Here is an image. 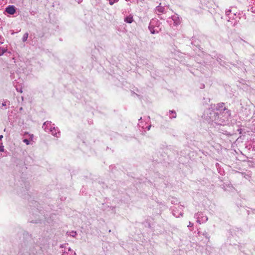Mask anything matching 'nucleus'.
<instances>
[{"instance_id": "1", "label": "nucleus", "mask_w": 255, "mask_h": 255, "mask_svg": "<svg viewBox=\"0 0 255 255\" xmlns=\"http://www.w3.org/2000/svg\"><path fill=\"white\" fill-rule=\"evenodd\" d=\"M204 117L207 121L213 125H225L229 123L231 119V112L226 108L224 103H221L217 104L215 109H208Z\"/></svg>"}, {"instance_id": "2", "label": "nucleus", "mask_w": 255, "mask_h": 255, "mask_svg": "<svg viewBox=\"0 0 255 255\" xmlns=\"http://www.w3.org/2000/svg\"><path fill=\"white\" fill-rule=\"evenodd\" d=\"M160 22L157 19H152L149 24L148 28L152 34L158 33L161 29L159 28Z\"/></svg>"}, {"instance_id": "3", "label": "nucleus", "mask_w": 255, "mask_h": 255, "mask_svg": "<svg viewBox=\"0 0 255 255\" xmlns=\"http://www.w3.org/2000/svg\"><path fill=\"white\" fill-rule=\"evenodd\" d=\"M194 218L196 219L197 222L201 224L208 221V217L204 213L198 212L195 214Z\"/></svg>"}, {"instance_id": "4", "label": "nucleus", "mask_w": 255, "mask_h": 255, "mask_svg": "<svg viewBox=\"0 0 255 255\" xmlns=\"http://www.w3.org/2000/svg\"><path fill=\"white\" fill-rule=\"evenodd\" d=\"M54 126L52 124L51 122L46 121L43 124L42 128L47 132H50V130H51V128Z\"/></svg>"}, {"instance_id": "5", "label": "nucleus", "mask_w": 255, "mask_h": 255, "mask_svg": "<svg viewBox=\"0 0 255 255\" xmlns=\"http://www.w3.org/2000/svg\"><path fill=\"white\" fill-rule=\"evenodd\" d=\"M49 133H51L53 136L56 137H59L60 135V130L58 128H55L54 125L52 127L51 130H50Z\"/></svg>"}, {"instance_id": "6", "label": "nucleus", "mask_w": 255, "mask_h": 255, "mask_svg": "<svg viewBox=\"0 0 255 255\" xmlns=\"http://www.w3.org/2000/svg\"><path fill=\"white\" fill-rule=\"evenodd\" d=\"M5 11L10 14H13L15 12V8L13 5H8L5 9Z\"/></svg>"}, {"instance_id": "7", "label": "nucleus", "mask_w": 255, "mask_h": 255, "mask_svg": "<svg viewBox=\"0 0 255 255\" xmlns=\"http://www.w3.org/2000/svg\"><path fill=\"white\" fill-rule=\"evenodd\" d=\"M160 5H161V4H160L158 6H157L155 9L156 13L158 14L165 12L164 7L161 6Z\"/></svg>"}, {"instance_id": "8", "label": "nucleus", "mask_w": 255, "mask_h": 255, "mask_svg": "<svg viewBox=\"0 0 255 255\" xmlns=\"http://www.w3.org/2000/svg\"><path fill=\"white\" fill-rule=\"evenodd\" d=\"M68 245H62L60 247L61 248H65V250L63 251L62 250V255H66V254H68V253L66 251V249H68V252H72V250L70 248H66V246H67Z\"/></svg>"}, {"instance_id": "9", "label": "nucleus", "mask_w": 255, "mask_h": 255, "mask_svg": "<svg viewBox=\"0 0 255 255\" xmlns=\"http://www.w3.org/2000/svg\"><path fill=\"white\" fill-rule=\"evenodd\" d=\"M169 116L170 119H172L173 118H176V113L174 110H170L169 111Z\"/></svg>"}, {"instance_id": "10", "label": "nucleus", "mask_w": 255, "mask_h": 255, "mask_svg": "<svg viewBox=\"0 0 255 255\" xmlns=\"http://www.w3.org/2000/svg\"><path fill=\"white\" fill-rule=\"evenodd\" d=\"M124 21L128 23H131L133 21V17L131 15H129L125 18Z\"/></svg>"}, {"instance_id": "11", "label": "nucleus", "mask_w": 255, "mask_h": 255, "mask_svg": "<svg viewBox=\"0 0 255 255\" xmlns=\"http://www.w3.org/2000/svg\"><path fill=\"white\" fill-rule=\"evenodd\" d=\"M172 20L174 21L176 25L180 23V20L178 16L177 15H174L172 16Z\"/></svg>"}, {"instance_id": "12", "label": "nucleus", "mask_w": 255, "mask_h": 255, "mask_svg": "<svg viewBox=\"0 0 255 255\" xmlns=\"http://www.w3.org/2000/svg\"><path fill=\"white\" fill-rule=\"evenodd\" d=\"M68 235H69L71 237H75L76 235H77V233L75 231H71V232H68L67 233Z\"/></svg>"}, {"instance_id": "13", "label": "nucleus", "mask_w": 255, "mask_h": 255, "mask_svg": "<svg viewBox=\"0 0 255 255\" xmlns=\"http://www.w3.org/2000/svg\"><path fill=\"white\" fill-rule=\"evenodd\" d=\"M13 85L15 86L16 90L17 92H19L20 93L22 92V87L21 86H19V87L17 86L16 85H15V83L14 82H13Z\"/></svg>"}, {"instance_id": "14", "label": "nucleus", "mask_w": 255, "mask_h": 255, "mask_svg": "<svg viewBox=\"0 0 255 255\" xmlns=\"http://www.w3.org/2000/svg\"><path fill=\"white\" fill-rule=\"evenodd\" d=\"M28 33H24V34L23 35V37H22V41L23 42L26 41L28 38Z\"/></svg>"}, {"instance_id": "15", "label": "nucleus", "mask_w": 255, "mask_h": 255, "mask_svg": "<svg viewBox=\"0 0 255 255\" xmlns=\"http://www.w3.org/2000/svg\"><path fill=\"white\" fill-rule=\"evenodd\" d=\"M5 51V48L0 47V56L3 55Z\"/></svg>"}, {"instance_id": "16", "label": "nucleus", "mask_w": 255, "mask_h": 255, "mask_svg": "<svg viewBox=\"0 0 255 255\" xmlns=\"http://www.w3.org/2000/svg\"><path fill=\"white\" fill-rule=\"evenodd\" d=\"M119 0H109V4L111 5H113L115 3L118 2Z\"/></svg>"}, {"instance_id": "17", "label": "nucleus", "mask_w": 255, "mask_h": 255, "mask_svg": "<svg viewBox=\"0 0 255 255\" xmlns=\"http://www.w3.org/2000/svg\"><path fill=\"white\" fill-rule=\"evenodd\" d=\"M236 15V13H232V14H230V15L228 16H229V19H231V18H233V19H234L235 18V16ZM230 19H228V21H229Z\"/></svg>"}, {"instance_id": "18", "label": "nucleus", "mask_w": 255, "mask_h": 255, "mask_svg": "<svg viewBox=\"0 0 255 255\" xmlns=\"http://www.w3.org/2000/svg\"><path fill=\"white\" fill-rule=\"evenodd\" d=\"M23 142H24L26 145L30 144V140L27 139H24Z\"/></svg>"}, {"instance_id": "19", "label": "nucleus", "mask_w": 255, "mask_h": 255, "mask_svg": "<svg viewBox=\"0 0 255 255\" xmlns=\"http://www.w3.org/2000/svg\"><path fill=\"white\" fill-rule=\"evenodd\" d=\"M231 14H232V10L228 9L226 11V14L227 16H229Z\"/></svg>"}, {"instance_id": "20", "label": "nucleus", "mask_w": 255, "mask_h": 255, "mask_svg": "<svg viewBox=\"0 0 255 255\" xmlns=\"http://www.w3.org/2000/svg\"><path fill=\"white\" fill-rule=\"evenodd\" d=\"M8 102V104L9 105V101H3L1 104V107H4L6 106V103Z\"/></svg>"}, {"instance_id": "21", "label": "nucleus", "mask_w": 255, "mask_h": 255, "mask_svg": "<svg viewBox=\"0 0 255 255\" xmlns=\"http://www.w3.org/2000/svg\"><path fill=\"white\" fill-rule=\"evenodd\" d=\"M251 10L252 12L255 13V6H253L251 8Z\"/></svg>"}, {"instance_id": "22", "label": "nucleus", "mask_w": 255, "mask_h": 255, "mask_svg": "<svg viewBox=\"0 0 255 255\" xmlns=\"http://www.w3.org/2000/svg\"><path fill=\"white\" fill-rule=\"evenodd\" d=\"M4 151V146L3 145L0 146V151L3 152Z\"/></svg>"}, {"instance_id": "23", "label": "nucleus", "mask_w": 255, "mask_h": 255, "mask_svg": "<svg viewBox=\"0 0 255 255\" xmlns=\"http://www.w3.org/2000/svg\"><path fill=\"white\" fill-rule=\"evenodd\" d=\"M29 136H30L29 140H32V139H33V134H30Z\"/></svg>"}, {"instance_id": "24", "label": "nucleus", "mask_w": 255, "mask_h": 255, "mask_svg": "<svg viewBox=\"0 0 255 255\" xmlns=\"http://www.w3.org/2000/svg\"><path fill=\"white\" fill-rule=\"evenodd\" d=\"M193 226V224L191 222H189V225H188V227H192Z\"/></svg>"}, {"instance_id": "25", "label": "nucleus", "mask_w": 255, "mask_h": 255, "mask_svg": "<svg viewBox=\"0 0 255 255\" xmlns=\"http://www.w3.org/2000/svg\"><path fill=\"white\" fill-rule=\"evenodd\" d=\"M3 137L2 135H0V140Z\"/></svg>"}, {"instance_id": "26", "label": "nucleus", "mask_w": 255, "mask_h": 255, "mask_svg": "<svg viewBox=\"0 0 255 255\" xmlns=\"http://www.w3.org/2000/svg\"><path fill=\"white\" fill-rule=\"evenodd\" d=\"M150 127H151V126H148V130H149V129H150Z\"/></svg>"}, {"instance_id": "27", "label": "nucleus", "mask_w": 255, "mask_h": 255, "mask_svg": "<svg viewBox=\"0 0 255 255\" xmlns=\"http://www.w3.org/2000/svg\"><path fill=\"white\" fill-rule=\"evenodd\" d=\"M180 215L181 216H182L183 213H180Z\"/></svg>"}, {"instance_id": "28", "label": "nucleus", "mask_w": 255, "mask_h": 255, "mask_svg": "<svg viewBox=\"0 0 255 255\" xmlns=\"http://www.w3.org/2000/svg\"><path fill=\"white\" fill-rule=\"evenodd\" d=\"M22 110V108H20V110Z\"/></svg>"}, {"instance_id": "29", "label": "nucleus", "mask_w": 255, "mask_h": 255, "mask_svg": "<svg viewBox=\"0 0 255 255\" xmlns=\"http://www.w3.org/2000/svg\"><path fill=\"white\" fill-rule=\"evenodd\" d=\"M19 82H18V83H19V82H20V81H21V79H19Z\"/></svg>"}]
</instances>
